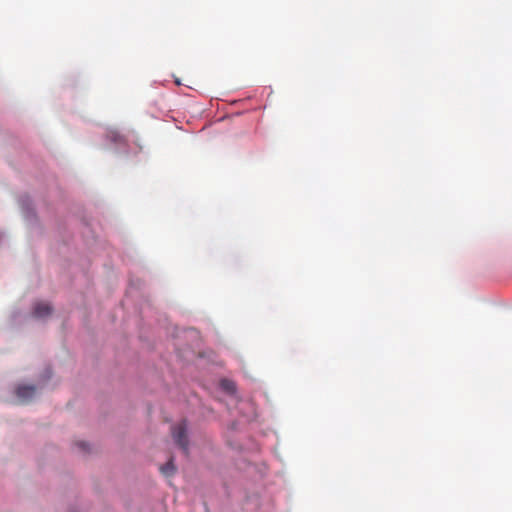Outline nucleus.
I'll return each mask as SVG.
<instances>
[{"instance_id": "nucleus-5", "label": "nucleus", "mask_w": 512, "mask_h": 512, "mask_svg": "<svg viewBox=\"0 0 512 512\" xmlns=\"http://www.w3.org/2000/svg\"><path fill=\"white\" fill-rule=\"evenodd\" d=\"M223 386H224V388H225V389H227V390H231V391H232V390H234V385H233V383H232V382L224 381V382H223Z\"/></svg>"}, {"instance_id": "nucleus-2", "label": "nucleus", "mask_w": 512, "mask_h": 512, "mask_svg": "<svg viewBox=\"0 0 512 512\" xmlns=\"http://www.w3.org/2000/svg\"><path fill=\"white\" fill-rule=\"evenodd\" d=\"M35 392L36 389L34 386L23 385L17 388L16 395L22 402H28L34 397Z\"/></svg>"}, {"instance_id": "nucleus-1", "label": "nucleus", "mask_w": 512, "mask_h": 512, "mask_svg": "<svg viewBox=\"0 0 512 512\" xmlns=\"http://www.w3.org/2000/svg\"><path fill=\"white\" fill-rule=\"evenodd\" d=\"M172 437L175 443L185 452H188L189 440L187 437V425L182 421L174 425L171 429Z\"/></svg>"}, {"instance_id": "nucleus-6", "label": "nucleus", "mask_w": 512, "mask_h": 512, "mask_svg": "<svg viewBox=\"0 0 512 512\" xmlns=\"http://www.w3.org/2000/svg\"><path fill=\"white\" fill-rule=\"evenodd\" d=\"M83 450L86 448V444L84 442H80L78 444Z\"/></svg>"}, {"instance_id": "nucleus-4", "label": "nucleus", "mask_w": 512, "mask_h": 512, "mask_svg": "<svg viewBox=\"0 0 512 512\" xmlns=\"http://www.w3.org/2000/svg\"><path fill=\"white\" fill-rule=\"evenodd\" d=\"M161 473L165 476H171L175 473V466L173 464V459L171 458L165 465L160 467Z\"/></svg>"}, {"instance_id": "nucleus-3", "label": "nucleus", "mask_w": 512, "mask_h": 512, "mask_svg": "<svg viewBox=\"0 0 512 512\" xmlns=\"http://www.w3.org/2000/svg\"><path fill=\"white\" fill-rule=\"evenodd\" d=\"M52 312L51 306L46 302H37L33 308V315L36 318H45Z\"/></svg>"}]
</instances>
